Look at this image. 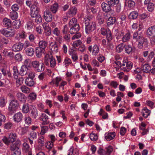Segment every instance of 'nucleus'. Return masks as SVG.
<instances>
[{"label":"nucleus","instance_id":"nucleus-53","mask_svg":"<svg viewBox=\"0 0 155 155\" xmlns=\"http://www.w3.org/2000/svg\"><path fill=\"white\" fill-rule=\"evenodd\" d=\"M41 129L40 134L43 135L47 131L48 128V127L46 126H43L41 127Z\"/></svg>","mask_w":155,"mask_h":155},{"label":"nucleus","instance_id":"nucleus-5","mask_svg":"<svg viewBox=\"0 0 155 155\" xmlns=\"http://www.w3.org/2000/svg\"><path fill=\"white\" fill-rule=\"evenodd\" d=\"M33 67L38 72H41L45 69V65L43 63H40L39 61H35L32 63Z\"/></svg>","mask_w":155,"mask_h":155},{"label":"nucleus","instance_id":"nucleus-26","mask_svg":"<svg viewBox=\"0 0 155 155\" xmlns=\"http://www.w3.org/2000/svg\"><path fill=\"white\" fill-rule=\"evenodd\" d=\"M130 38V34L129 32H128L123 36L122 40L123 42H127L129 41Z\"/></svg>","mask_w":155,"mask_h":155},{"label":"nucleus","instance_id":"nucleus-56","mask_svg":"<svg viewBox=\"0 0 155 155\" xmlns=\"http://www.w3.org/2000/svg\"><path fill=\"white\" fill-rule=\"evenodd\" d=\"M24 120L25 124L27 125H29L31 122V119L29 116H27L25 117Z\"/></svg>","mask_w":155,"mask_h":155},{"label":"nucleus","instance_id":"nucleus-42","mask_svg":"<svg viewBox=\"0 0 155 155\" xmlns=\"http://www.w3.org/2000/svg\"><path fill=\"white\" fill-rule=\"evenodd\" d=\"M77 25H79L77 23V19L74 18H72L69 22V25L70 27H74Z\"/></svg>","mask_w":155,"mask_h":155},{"label":"nucleus","instance_id":"nucleus-46","mask_svg":"<svg viewBox=\"0 0 155 155\" xmlns=\"http://www.w3.org/2000/svg\"><path fill=\"white\" fill-rule=\"evenodd\" d=\"M18 14L16 12L12 11L10 13V16L12 20H15L18 17Z\"/></svg>","mask_w":155,"mask_h":155},{"label":"nucleus","instance_id":"nucleus-6","mask_svg":"<svg viewBox=\"0 0 155 155\" xmlns=\"http://www.w3.org/2000/svg\"><path fill=\"white\" fill-rule=\"evenodd\" d=\"M80 29V27L79 25H77L74 27H71V28L70 30V33L71 34H75V35L73 36L72 39L74 40L75 38H78L81 37V34L79 33H78V32Z\"/></svg>","mask_w":155,"mask_h":155},{"label":"nucleus","instance_id":"nucleus-15","mask_svg":"<svg viewBox=\"0 0 155 155\" xmlns=\"http://www.w3.org/2000/svg\"><path fill=\"white\" fill-rule=\"evenodd\" d=\"M23 118V115L21 112H18L15 114L13 116L14 121L17 123L21 121Z\"/></svg>","mask_w":155,"mask_h":155},{"label":"nucleus","instance_id":"nucleus-35","mask_svg":"<svg viewBox=\"0 0 155 155\" xmlns=\"http://www.w3.org/2000/svg\"><path fill=\"white\" fill-rule=\"evenodd\" d=\"M16 135L15 134L11 133L9 135L8 141L10 143H12L15 141L16 139Z\"/></svg>","mask_w":155,"mask_h":155},{"label":"nucleus","instance_id":"nucleus-8","mask_svg":"<svg viewBox=\"0 0 155 155\" xmlns=\"http://www.w3.org/2000/svg\"><path fill=\"white\" fill-rule=\"evenodd\" d=\"M39 8L35 5H32L30 9V15L32 18L35 17L38 15H39L38 13Z\"/></svg>","mask_w":155,"mask_h":155},{"label":"nucleus","instance_id":"nucleus-38","mask_svg":"<svg viewBox=\"0 0 155 155\" xmlns=\"http://www.w3.org/2000/svg\"><path fill=\"white\" fill-rule=\"evenodd\" d=\"M77 11V8L75 7H73L69 9V14L71 16H73L76 14Z\"/></svg>","mask_w":155,"mask_h":155},{"label":"nucleus","instance_id":"nucleus-7","mask_svg":"<svg viewBox=\"0 0 155 155\" xmlns=\"http://www.w3.org/2000/svg\"><path fill=\"white\" fill-rule=\"evenodd\" d=\"M125 52L128 55L132 54L135 52V48L129 44H125L124 47Z\"/></svg>","mask_w":155,"mask_h":155},{"label":"nucleus","instance_id":"nucleus-28","mask_svg":"<svg viewBox=\"0 0 155 155\" xmlns=\"http://www.w3.org/2000/svg\"><path fill=\"white\" fill-rule=\"evenodd\" d=\"M25 53L27 55L31 56L34 54V49L33 48L31 47H28L25 49Z\"/></svg>","mask_w":155,"mask_h":155},{"label":"nucleus","instance_id":"nucleus-61","mask_svg":"<svg viewBox=\"0 0 155 155\" xmlns=\"http://www.w3.org/2000/svg\"><path fill=\"white\" fill-rule=\"evenodd\" d=\"M113 150L111 146H109L107 148H106L105 151L106 155H110Z\"/></svg>","mask_w":155,"mask_h":155},{"label":"nucleus","instance_id":"nucleus-48","mask_svg":"<svg viewBox=\"0 0 155 155\" xmlns=\"http://www.w3.org/2000/svg\"><path fill=\"white\" fill-rule=\"evenodd\" d=\"M35 22L37 24L41 23L42 21V18L41 16L39 15H38L35 17Z\"/></svg>","mask_w":155,"mask_h":155},{"label":"nucleus","instance_id":"nucleus-41","mask_svg":"<svg viewBox=\"0 0 155 155\" xmlns=\"http://www.w3.org/2000/svg\"><path fill=\"white\" fill-rule=\"evenodd\" d=\"M13 69L14 71L13 76L14 78L15 79H17L18 78L19 73L16 66H14L13 67Z\"/></svg>","mask_w":155,"mask_h":155},{"label":"nucleus","instance_id":"nucleus-59","mask_svg":"<svg viewBox=\"0 0 155 155\" xmlns=\"http://www.w3.org/2000/svg\"><path fill=\"white\" fill-rule=\"evenodd\" d=\"M64 64L67 66L71 63V60L68 57H65L64 60Z\"/></svg>","mask_w":155,"mask_h":155},{"label":"nucleus","instance_id":"nucleus-13","mask_svg":"<svg viewBox=\"0 0 155 155\" xmlns=\"http://www.w3.org/2000/svg\"><path fill=\"white\" fill-rule=\"evenodd\" d=\"M44 17L46 21L48 22H50L52 20V15L49 10H46L44 12Z\"/></svg>","mask_w":155,"mask_h":155},{"label":"nucleus","instance_id":"nucleus-29","mask_svg":"<svg viewBox=\"0 0 155 155\" xmlns=\"http://www.w3.org/2000/svg\"><path fill=\"white\" fill-rule=\"evenodd\" d=\"M25 83L29 87L33 86L35 84V81L33 79L28 78L25 79Z\"/></svg>","mask_w":155,"mask_h":155},{"label":"nucleus","instance_id":"nucleus-16","mask_svg":"<svg viewBox=\"0 0 155 155\" xmlns=\"http://www.w3.org/2000/svg\"><path fill=\"white\" fill-rule=\"evenodd\" d=\"M102 10L105 12H108L111 10V6L108 4L104 2L101 4Z\"/></svg>","mask_w":155,"mask_h":155},{"label":"nucleus","instance_id":"nucleus-60","mask_svg":"<svg viewBox=\"0 0 155 155\" xmlns=\"http://www.w3.org/2000/svg\"><path fill=\"white\" fill-rule=\"evenodd\" d=\"M15 59L18 61H21L22 59V56L20 53L16 54L15 56Z\"/></svg>","mask_w":155,"mask_h":155},{"label":"nucleus","instance_id":"nucleus-20","mask_svg":"<svg viewBox=\"0 0 155 155\" xmlns=\"http://www.w3.org/2000/svg\"><path fill=\"white\" fill-rule=\"evenodd\" d=\"M45 50H44L38 47H37L36 48L35 52L36 55L38 58L41 57L43 54H45Z\"/></svg>","mask_w":155,"mask_h":155},{"label":"nucleus","instance_id":"nucleus-58","mask_svg":"<svg viewBox=\"0 0 155 155\" xmlns=\"http://www.w3.org/2000/svg\"><path fill=\"white\" fill-rule=\"evenodd\" d=\"M6 102L5 99L3 97L0 98V107H3L5 106Z\"/></svg>","mask_w":155,"mask_h":155},{"label":"nucleus","instance_id":"nucleus-10","mask_svg":"<svg viewBox=\"0 0 155 155\" xmlns=\"http://www.w3.org/2000/svg\"><path fill=\"white\" fill-rule=\"evenodd\" d=\"M0 31L2 34L7 37H12L15 34L14 31L12 30H7L4 29L0 30Z\"/></svg>","mask_w":155,"mask_h":155},{"label":"nucleus","instance_id":"nucleus-36","mask_svg":"<svg viewBox=\"0 0 155 155\" xmlns=\"http://www.w3.org/2000/svg\"><path fill=\"white\" fill-rule=\"evenodd\" d=\"M29 104L28 103L24 104L22 107V112L23 113L27 114L29 112Z\"/></svg>","mask_w":155,"mask_h":155},{"label":"nucleus","instance_id":"nucleus-17","mask_svg":"<svg viewBox=\"0 0 155 155\" xmlns=\"http://www.w3.org/2000/svg\"><path fill=\"white\" fill-rule=\"evenodd\" d=\"M146 39L142 35L141 36L138 38V40L137 41L138 42V47L139 48H142L143 46V45L144 43H147Z\"/></svg>","mask_w":155,"mask_h":155},{"label":"nucleus","instance_id":"nucleus-22","mask_svg":"<svg viewBox=\"0 0 155 155\" xmlns=\"http://www.w3.org/2000/svg\"><path fill=\"white\" fill-rule=\"evenodd\" d=\"M31 117L35 119L38 116V110L35 106H32V108L30 110Z\"/></svg>","mask_w":155,"mask_h":155},{"label":"nucleus","instance_id":"nucleus-43","mask_svg":"<svg viewBox=\"0 0 155 155\" xmlns=\"http://www.w3.org/2000/svg\"><path fill=\"white\" fill-rule=\"evenodd\" d=\"M92 48L93 49L92 52V55H96L99 52V48L97 45H95Z\"/></svg>","mask_w":155,"mask_h":155},{"label":"nucleus","instance_id":"nucleus-31","mask_svg":"<svg viewBox=\"0 0 155 155\" xmlns=\"http://www.w3.org/2000/svg\"><path fill=\"white\" fill-rule=\"evenodd\" d=\"M115 136V133L114 132H112L108 133L105 136L106 139L108 141H110L113 139Z\"/></svg>","mask_w":155,"mask_h":155},{"label":"nucleus","instance_id":"nucleus-4","mask_svg":"<svg viewBox=\"0 0 155 155\" xmlns=\"http://www.w3.org/2000/svg\"><path fill=\"white\" fill-rule=\"evenodd\" d=\"M44 63L46 66L51 68H54L56 66V62L55 58L48 54H46L44 58Z\"/></svg>","mask_w":155,"mask_h":155},{"label":"nucleus","instance_id":"nucleus-52","mask_svg":"<svg viewBox=\"0 0 155 155\" xmlns=\"http://www.w3.org/2000/svg\"><path fill=\"white\" fill-rule=\"evenodd\" d=\"M141 35H142L140 34H138V31H136L133 33V39L137 41L138 40V38H139L140 36H141Z\"/></svg>","mask_w":155,"mask_h":155},{"label":"nucleus","instance_id":"nucleus-54","mask_svg":"<svg viewBox=\"0 0 155 155\" xmlns=\"http://www.w3.org/2000/svg\"><path fill=\"white\" fill-rule=\"evenodd\" d=\"M24 81L23 78L22 77L19 78L16 81V85L17 87H18L20 85L22 84Z\"/></svg>","mask_w":155,"mask_h":155},{"label":"nucleus","instance_id":"nucleus-2","mask_svg":"<svg viewBox=\"0 0 155 155\" xmlns=\"http://www.w3.org/2000/svg\"><path fill=\"white\" fill-rule=\"evenodd\" d=\"M19 106V103L17 100H12L9 103L8 107V115H12L18 108Z\"/></svg>","mask_w":155,"mask_h":155},{"label":"nucleus","instance_id":"nucleus-19","mask_svg":"<svg viewBox=\"0 0 155 155\" xmlns=\"http://www.w3.org/2000/svg\"><path fill=\"white\" fill-rule=\"evenodd\" d=\"M37 139V134L35 132H33L30 133L29 136L28 138L29 143L31 145L33 143V140Z\"/></svg>","mask_w":155,"mask_h":155},{"label":"nucleus","instance_id":"nucleus-1","mask_svg":"<svg viewBox=\"0 0 155 155\" xmlns=\"http://www.w3.org/2000/svg\"><path fill=\"white\" fill-rule=\"evenodd\" d=\"M93 17L89 15L84 18L85 32L87 34L91 33L96 28L95 23L93 21Z\"/></svg>","mask_w":155,"mask_h":155},{"label":"nucleus","instance_id":"nucleus-34","mask_svg":"<svg viewBox=\"0 0 155 155\" xmlns=\"http://www.w3.org/2000/svg\"><path fill=\"white\" fill-rule=\"evenodd\" d=\"M119 0H106L107 3L111 7L114 6L118 4Z\"/></svg>","mask_w":155,"mask_h":155},{"label":"nucleus","instance_id":"nucleus-57","mask_svg":"<svg viewBox=\"0 0 155 155\" xmlns=\"http://www.w3.org/2000/svg\"><path fill=\"white\" fill-rule=\"evenodd\" d=\"M39 144L41 147H42L44 145L45 143L44 137L42 136L38 140Z\"/></svg>","mask_w":155,"mask_h":155},{"label":"nucleus","instance_id":"nucleus-24","mask_svg":"<svg viewBox=\"0 0 155 155\" xmlns=\"http://www.w3.org/2000/svg\"><path fill=\"white\" fill-rule=\"evenodd\" d=\"M17 98L21 102H24L26 101V97L24 94L21 93H17L16 94Z\"/></svg>","mask_w":155,"mask_h":155},{"label":"nucleus","instance_id":"nucleus-21","mask_svg":"<svg viewBox=\"0 0 155 155\" xmlns=\"http://www.w3.org/2000/svg\"><path fill=\"white\" fill-rule=\"evenodd\" d=\"M27 37L26 32L24 31H22L21 32L18 34L15 37L16 40L18 41H20L21 39H24Z\"/></svg>","mask_w":155,"mask_h":155},{"label":"nucleus","instance_id":"nucleus-12","mask_svg":"<svg viewBox=\"0 0 155 155\" xmlns=\"http://www.w3.org/2000/svg\"><path fill=\"white\" fill-rule=\"evenodd\" d=\"M24 47L23 43L19 42L15 44L12 47V49L13 51H21Z\"/></svg>","mask_w":155,"mask_h":155},{"label":"nucleus","instance_id":"nucleus-23","mask_svg":"<svg viewBox=\"0 0 155 155\" xmlns=\"http://www.w3.org/2000/svg\"><path fill=\"white\" fill-rule=\"evenodd\" d=\"M0 70L2 74L4 76H6L7 75L9 77H10L11 76V74L10 70L6 68H3Z\"/></svg>","mask_w":155,"mask_h":155},{"label":"nucleus","instance_id":"nucleus-50","mask_svg":"<svg viewBox=\"0 0 155 155\" xmlns=\"http://www.w3.org/2000/svg\"><path fill=\"white\" fill-rule=\"evenodd\" d=\"M154 4L152 3H148L147 6V9L148 11L150 12H152L154 9Z\"/></svg>","mask_w":155,"mask_h":155},{"label":"nucleus","instance_id":"nucleus-3","mask_svg":"<svg viewBox=\"0 0 155 155\" xmlns=\"http://www.w3.org/2000/svg\"><path fill=\"white\" fill-rule=\"evenodd\" d=\"M19 106V103L17 100H12L9 103L8 107V115H12L18 108Z\"/></svg>","mask_w":155,"mask_h":155},{"label":"nucleus","instance_id":"nucleus-44","mask_svg":"<svg viewBox=\"0 0 155 155\" xmlns=\"http://www.w3.org/2000/svg\"><path fill=\"white\" fill-rule=\"evenodd\" d=\"M143 110L145 111V114L144 112H143L142 115L143 117L145 118H147L150 114V111L146 107H144L143 108Z\"/></svg>","mask_w":155,"mask_h":155},{"label":"nucleus","instance_id":"nucleus-39","mask_svg":"<svg viewBox=\"0 0 155 155\" xmlns=\"http://www.w3.org/2000/svg\"><path fill=\"white\" fill-rule=\"evenodd\" d=\"M116 19L115 17H110L107 21V24L108 25H110L114 24L116 22Z\"/></svg>","mask_w":155,"mask_h":155},{"label":"nucleus","instance_id":"nucleus-40","mask_svg":"<svg viewBox=\"0 0 155 155\" xmlns=\"http://www.w3.org/2000/svg\"><path fill=\"white\" fill-rule=\"evenodd\" d=\"M22 91L25 94H28L30 92V89L26 86L23 85L21 87Z\"/></svg>","mask_w":155,"mask_h":155},{"label":"nucleus","instance_id":"nucleus-45","mask_svg":"<svg viewBox=\"0 0 155 155\" xmlns=\"http://www.w3.org/2000/svg\"><path fill=\"white\" fill-rule=\"evenodd\" d=\"M105 36H106V38L108 42H110L112 39V33L110 30H108V32Z\"/></svg>","mask_w":155,"mask_h":155},{"label":"nucleus","instance_id":"nucleus-33","mask_svg":"<svg viewBox=\"0 0 155 155\" xmlns=\"http://www.w3.org/2000/svg\"><path fill=\"white\" fill-rule=\"evenodd\" d=\"M58 6V4L57 3H55L51 6L50 8V11L53 13H55L57 11Z\"/></svg>","mask_w":155,"mask_h":155},{"label":"nucleus","instance_id":"nucleus-37","mask_svg":"<svg viewBox=\"0 0 155 155\" xmlns=\"http://www.w3.org/2000/svg\"><path fill=\"white\" fill-rule=\"evenodd\" d=\"M3 22L5 27L8 28L10 26L11 22L10 19L5 18L3 19Z\"/></svg>","mask_w":155,"mask_h":155},{"label":"nucleus","instance_id":"nucleus-18","mask_svg":"<svg viewBox=\"0 0 155 155\" xmlns=\"http://www.w3.org/2000/svg\"><path fill=\"white\" fill-rule=\"evenodd\" d=\"M50 48L52 52H57L58 51V45L55 42H51L50 44Z\"/></svg>","mask_w":155,"mask_h":155},{"label":"nucleus","instance_id":"nucleus-30","mask_svg":"<svg viewBox=\"0 0 155 155\" xmlns=\"http://www.w3.org/2000/svg\"><path fill=\"white\" fill-rule=\"evenodd\" d=\"M28 71V68L26 66L22 65L21 67L19 74L21 76H24L27 74Z\"/></svg>","mask_w":155,"mask_h":155},{"label":"nucleus","instance_id":"nucleus-64","mask_svg":"<svg viewBox=\"0 0 155 155\" xmlns=\"http://www.w3.org/2000/svg\"><path fill=\"white\" fill-rule=\"evenodd\" d=\"M19 8L18 5L17 4H14L11 7V9L12 11L16 12L19 9Z\"/></svg>","mask_w":155,"mask_h":155},{"label":"nucleus","instance_id":"nucleus-25","mask_svg":"<svg viewBox=\"0 0 155 155\" xmlns=\"http://www.w3.org/2000/svg\"><path fill=\"white\" fill-rule=\"evenodd\" d=\"M41 119L43 121L42 124L43 125L48 124L49 123V121L48 120V116L45 114L42 113Z\"/></svg>","mask_w":155,"mask_h":155},{"label":"nucleus","instance_id":"nucleus-11","mask_svg":"<svg viewBox=\"0 0 155 155\" xmlns=\"http://www.w3.org/2000/svg\"><path fill=\"white\" fill-rule=\"evenodd\" d=\"M147 35L149 37H152L155 36V26L153 25L149 27L147 31Z\"/></svg>","mask_w":155,"mask_h":155},{"label":"nucleus","instance_id":"nucleus-14","mask_svg":"<svg viewBox=\"0 0 155 155\" xmlns=\"http://www.w3.org/2000/svg\"><path fill=\"white\" fill-rule=\"evenodd\" d=\"M141 70L143 72L148 73L151 70V66L149 64L143 63L141 65Z\"/></svg>","mask_w":155,"mask_h":155},{"label":"nucleus","instance_id":"nucleus-47","mask_svg":"<svg viewBox=\"0 0 155 155\" xmlns=\"http://www.w3.org/2000/svg\"><path fill=\"white\" fill-rule=\"evenodd\" d=\"M138 15V14L137 11H133L131 12L129 15V17H131L133 19H135L137 18Z\"/></svg>","mask_w":155,"mask_h":155},{"label":"nucleus","instance_id":"nucleus-63","mask_svg":"<svg viewBox=\"0 0 155 155\" xmlns=\"http://www.w3.org/2000/svg\"><path fill=\"white\" fill-rule=\"evenodd\" d=\"M36 94L35 93H32L29 94L28 97L29 99L31 100H35L36 99Z\"/></svg>","mask_w":155,"mask_h":155},{"label":"nucleus","instance_id":"nucleus-32","mask_svg":"<svg viewBox=\"0 0 155 155\" xmlns=\"http://www.w3.org/2000/svg\"><path fill=\"white\" fill-rule=\"evenodd\" d=\"M126 66V67H124L123 68V71H124L128 72L129 71L128 70L130 69L132 67V62L129 61L127 62Z\"/></svg>","mask_w":155,"mask_h":155},{"label":"nucleus","instance_id":"nucleus-27","mask_svg":"<svg viewBox=\"0 0 155 155\" xmlns=\"http://www.w3.org/2000/svg\"><path fill=\"white\" fill-rule=\"evenodd\" d=\"M48 45V42L46 41L42 40L40 41L38 43L39 47L41 49L45 50Z\"/></svg>","mask_w":155,"mask_h":155},{"label":"nucleus","instance_id":"nucleus-62","mask_svg":"<svg viewBox=\"0 0 155 155\" xmlns=\"http://www.w3.org/2000/svg\"><path fill=\"white\" fill-rule=\"evenodd\" d=\"M81 42L80 40H78L76 41L73 42V46L74 48L79 46L81 44Z\"/></svg>","mask_w":155,"mask_h":155},{"label":"nucleus","instance_id":"nucleus-55","mask_svg":"<svg viewBox=\"0 0 155 155\" xmlns=\"http://www.w3.org/2000/svg\"><path fill=\"white\" fill-rule=\"evenodd\" d=\"M10 148L12 152H14L15 150H20L19 147L14 144L10 146Z\"/></svg>","mask_w":155,"mask_h":155},{"label":"nucleus","instance_id":"nucleus-49","mask_svg":"<svg viewBox=\"0 0 155 155\" xmlns=\"http://www.w3.org/2000/svg\"><path fill=\"white\" fill-rule=\"evenodd\" d=\"M90 138L92 140L95 141L98 139V136L96 134L91 133L90 134Z\"/></svg>","mask_w":155,"mask_h":155},{"label":"nucleus","instance_id":"nucleus-9","mask_svg":"<svg viewBox=\"0 0 155 155\" xmlns=\"http://www.w3.org/2000/svg\"><path fill=\"white\" fill-rule=\"evenodd\" d=\"M42 26L45 35L47 36H50L51 34V28L49 27V25L45 22L43 24Z\"/></svg>","mask_w":155,"mask_h":155},{"label":"nucleus","instance_id":"nucleus-51","mask_svg":"<svg viewBox=\"0 0 155 155\" xmlns=\"http://www.w3.org/2000/svg\"><path fill=\"white\" fill-rule=\"evenodd\" d=\"M14 28L18 29L20 26V21L19 20L14 21L13 23Z\"/></svg>","mask_w":155,"mask_h":155}]
</instances>
